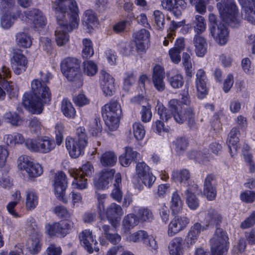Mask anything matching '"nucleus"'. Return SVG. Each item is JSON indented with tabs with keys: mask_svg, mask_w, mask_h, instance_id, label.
Here are the masks:
<instances>
[{
	"mask_svg": "<svg viewBox=\"0 0 255 255\" xmlns=\"http://www.w3.org/2000/svg\"><path fill=\"white\" fill-rule=\"evenodd\" d=\"M41 77L35 79L30 83V93H25L23 96L22 104L30 112L40 113L48 95V75L40 72Z\"/></svg>",
	"mask_w": 255,
	"mask_h": 255,
	"instance_id": "obj_1",
	"label": "nucleus"
},
{
	"mask_svg": "<svg viewBox=\"0 0 255 255\" xmlns=\"http://www.w3.org/2000/svg\"><path fill=\"white\" fill-rule=\"evenodd\" d=\"M168 106L171 114L176 123L182 124L186 121L190 128H195V113L192 107L182 108L180 101L175 99L170 100Z\"/></svg>",
	"mask_w": 255,
	"mask_h": 255,
	"instance_id": "obj_2",
	"label": "nucleus"
},
{
	"mask_svg": "<svg viewBox=\"0 0 255 255\" xmlns=\"http://www.w3.org/2000/svg\"><path fill=\"white\" fill-rule=\"evenodd\" d=\"M156 178L150 171V168L144 162H139L135 167V176L133 179L134 188L138 191L143 188L140 181L145 186L150 188L155 182Z\"/></svg>",
	"mask_w": 255,
	"mask_h": 255,
	"instance_id": "obj_3",
	"label": "nucleus"
},
{
	"mask_svg": "<svg viewBox=\"0 0 255 255\" xmlns=\"http://www.w3.org/2000/svg\"><path fill=\"white\" fill-rule=\"evenodd\" d=\"M121 113V106L117 101H112L103 107L102 116L110 130H115L118 128Z\"/></svg>",
	"mask_w": 255,
	"mask_h": 255,
	"instance_id": "obj_4",
	"label": "nucleus"
},
{
	"mask_svg": "<svg viewBox=\"0 0 255 255\" xmlns=\"http://www.w3.org/2000/svg\"><path fill=\"white\" fill-rule=\"evenodd\" d=\"M60 66L62 73L68 81L81 82L79 60L74 57H67L61 61Z\"/></svg>",
	"mask_w": 255,
	"mask_h": 255,
	"instance_id": "obj_5",
	"label": "nucleus"
},
{
	"mask_svg": "<svg viewBox=\"0 0 255 255\" xmlns=\"http://www.w3.org/2000/svg\"><path fill=\"white\" fill-rule=\"evenodd\" d=\"M53 7L57 11V15L62 17L72 18L74 25H77L78 8L75 0H56Z\"/></svg>",
	"mask_w": 255,
	"mask_h": 255,
	"instance_id": "obj_6",
	"label": "nucleus"
},
{
	"mask_svg": "<svg viewBox=\"0 0 255 255\" xmlns=\"http://www.w3.org/2000/svg\"><path fill=\"white\" fill-rule=\"evenodd\" d=\"M57 19L59 26L55 31L56 41L58 46H61L65 45L69 40L67 32L72 31L74 28H77L79 23V18H77V25H74V21L70 18L71 23L68 25L66 18L62 17L60 15L57 16Z\"/></svg>",
	"mask_w": 255,
	"mask_h": 255,
	"instance_id": "obj_7",
	"label": "nucleus"
},
{
	"mask_svg": "<svg viewBox=\"0 0 255 255\" xmlns=\"http://www.w3.org/2000/svg\"><path fill=\"white\" fill-rule=\"evenodd\" d=\"M228 237L223 230L217 228L211 240V255H224L228 250Z\"/></svg>",
	"mask_w": 255,
	"mask_h": 255,
	"instance_id": "obj_8",
	"label": "nucleus"
},
{
	"mask_svg": "<svg viewBox=\"0 0 255 255\" xmlns=\"http://www.w3.org/2000/svg\"><path fill=\"white\" fill-rule=\"evenodd\" d=\"M18 167L27 173L28 178L33 179L40 176L43 173L41 166L34 163L33 159L29 156L23 155L20 156L18 159Z\"/></svg>",
	"mask_w": 255,
	"mask_h": 255,
	"instance_id": "obj_9",
	"label": "nucleus"
},
{
	"mask_svg": "<svg viewBox=\"0 0 255 255\" xmlns=\"http://www.w3.org/2000/svg\"><path fill=\"white\" fill-rule=\"evenodd\" d=\"M54 194L57 199L64 204H67L68 199L65 196V192L68 187V182L65 174L59 171L55 175L53 183Z\"/></svg>",
	"mask_w": 255,
	"mask_h": 255,
	"instance_id": "obj_10",
	"label": "nucleus"
},
{
	"mask_svg": "<svg viewBox=\"0 0 255 255\" xmlns=\"http://www.w3.org/2000/svg\"><path fill=\"white\" fill-rule=\"evenodd\" d=\"M37 229L35 220L33 218H30L27 221L26 233L31 237L29 241L30 244L29 248L33 254L37 253L40 248V235L38 233Z\"/></svg>",
	"mask_w": 255,
	"mask_h": 255,
	"instance_id": "obj_11",
	"label": "nucleus"
},
{
	"mask_svg": "<svg viewBox=\"0 0 255 255\" xmlns=\"http://www.w3.org/2000/svg\"><path fill=\"white\" fill-rule=\"evenodd\" d=\"M190 223L189 219L185 216H175L168 225L167 234L172 237L183 231Z\"/></svg>",
	"mask_w": 255,
	"mask_h": 255,
	"instance_id": "obj_12",
	"label": "nucleus"
},
{
	"mask_svg": "<svg viewBox=\"0 0 255 255\" xmlns=\"http://www.w3.org/2000/svg\"><path fill=\"white\" fill-rule=\"evenodd\" d=\"M87 144L88 142L79 141L70 136L67 137L65 140L66 147L70 156L73 158H76L84 154Z\"/></svg>",
	"mask_w": 255,
	"mask_h": 255,
	"instance_id": "obj_13",
	"label": "nucleus"
},
{
	"mask_svg": "<svg viewBox=\"0 0 255 255\" xmlns=\"http://www.w3.org/2000/svg\"><path fill=\"white\" fill-rule=\"evenodd\" d=\"M73 223L70 221L53 223L49 225V236L64 237L73 228Z\"/></svg>",
	"mask_w": 255,
	"mask_h": 255,
	"instance_id": "obj_14",
	"label": "nucleus"
},
{
	"mask_svg": "<svg viewBox=\"0 0 255 255\" xmlns=\"http://www.w3.org/2000/svg\"><path fill=\"white\" fill-rule=\"evenodd\" d=\"M10 76V71L8 68L5 66H3L1 69V73L0 72V100H3L5 97V93L4 90H6L7 92L11 91L9 93L10 98L15 97L17 95L15 90L12 88V85H10L5 78H7Z\"/></svg>",
	"mask_w": 255,
	"mask_h": 255,
	"instance_id": "obj_15",
	"label": "nucleus"
},
{
	"mask_svg": "<svg viewBox=\"0 0 255 255\" xmlns=\"http://www.w3.org/2000/svg\"><path fill=\"white\" fill-rule=\"evenodd\" d=\"M81 245L89 253H92L94 250L98 252L99 249L97 247L98 243L92 232L89 229L83 231L79 235Z\"/></svg>",
	"mask_w": 255,
	"mask_h": 255,
	"instance_id": "obj_16",
	"label": "nucleus"
},
{
	"mask_svg": "<svg viewBox=\"0 0 255 255\" xmlns=\"http://www.w3.org/2000/svg\"><path fill=\"white\" fill-rule=\"evenodd\" d=\"M115 79L109 73L103 70L100 72V83L106 96L113 95L115 91Z\"/></svg>",
	"mask_w": 255,
	"mask_h": 255,
	"instance_id": "obj_17",
	"label": "nucleus"
},
{
	"mask_svg": "<svg viewBox=\"0 0 255 255\" xmlns=\"http://www.w3.org/2000/svg\"><path fill=\"white\" fill-rule=\"evenodd\" d=\"M210 33L216 41L220 45L226 44L229 40V31L225 26L220 23L217 26L210 27Z\"/></svg>",
	"mask_w": 255,
	"mask_h": 255,
	"instance_id": "obj_18",
	"label": "nucleus"
},
{
	"mask_svg": "<svg viewBox=\"0 0 255 255\" xmlns=\"http://www.w3.org/2000/svg\"><path fill=\"white\" fill-rule=\"evenodd\" d=\"M114 169H105L100 173L99 179L94 182L95 187L98 189H105L111 185L115 174Z\"/></svg>",
	"mask_w": 255,
	"mask_h": 255,
	"instance_id": "obj_19",
	"label": "nucleus"
},
{
	"mask_svg": "<svg viewBox=\"0 0 255 255\" xmlns=\"http://www.w3.org/2000/svg\"><path fill=\"white\" fill-rule=\"evenodd\" d=\"M242 8L244 17L255 24V0H238Z\"/></svg>",
	"mask_w": 255,
	"mask_h": 255,
	"instance_id": "obj_20",
	"label": "nucleus"
},
{
	"mask_svg": "<svg viewBox=\"0 0 255 255\" xmlns=\"http://www.w3.org/2000/svg\"><path fill=\"white\" fill-rule=\"evenodd\" d=\"M216 178L213 174H209L204 180L203 193L209 201L215 200L217 195Z\"/></svg>",
	"mask_w": 255,
	"mask_h": 255,
	"instance_id": "obj_21",
	"label": "nucleus"
},
{
	"mask_svg": "<svg viewBox=\"0 0 255 255\" xmlns=\"http://www.w3.org/2000/svg\"><path fill=\"white\" fill-rule=\"evenodd\" d=\"M11 63L14 72L19 75L22 71H25L27 60L23 54L19 52L14 51L11 59Z\"/></svg>",
	"mask_w": 255,
	"mask_h": 255,
	"instance_id": "obj_22",
	"label": "nucleus"
},
{
	"mask_svg": "<svg viewBox=\"0 0 255 255\" xmlns=\"http://www.w3.org/2000/svg\"><path fill=\"white\" fill-rule=\"evenodd\" d=\"M164 78V70L163 68L158 65H155L153 69L152 81L154 87L159 92L163 91L165 89Z\"/></svg>",
	"mask_w": 255,
	"mask_h": 255,
	"instance_id": "obj_23",
	"label": "nucleus"
},
{
	"mask_svg": "<svg viewBox=\"0 0 255 255\" xmlns=\"http://www.w3.org/2000/svg\"><path fill=\"white\" fill-rule=\"evenodd\" d=\"M133 36L136 48L141 51L144 50L149 42L150 36L149 31L143 28L134 33Z\"/></svg>",
	"mask_w": 255,
	"mask_h": 255,
	"instance_id": "obj_24",
	"label": "nucleus"
},
{
	"mask_svg": "<svg viewBox=\"0 0 255 255\" xmlns=\"http://www.w3.org/2000/svg\"><path fill=\"white\" fill-rule=\"evenodd\" d=\"M206 80L205 72L202 69L199 70L196 74V86L197 96L200 99H203L207 94Z\"/></svg>",
	"mask_w": 255,
	"mask_h": 255,
	"instance_id": "obj_25",
	"label": "nucleus"
},
{
	"mask_svg": "<svg viewBox=\"0 0 255 255\" xmlns=\"http://www.w3.org/2000/svg\"><path fill=\"white\" fill-rule=\"evenodd\" d=\"M162 7L172 11L177 16L181 14L180 8L185 7V2L182 0H161Z\"/></svg>",
	"mask_w": 255,
	"mask_h": 255,
	"instance_id": "obj_26",
	"label": "nucleus"
},
{
	"mask_svg": "<svg viewBox=\"0 0 255 255\" xmlns=\"http://www.w3.org/2000/svg\"><path fill=\"white\" fill-rule=\"evenodd\" d=\"M27 18L32 21L34 27L39 28L46 24V18L43 15L42 12L38 9H33L25 12Z\"/></svg>",
	"mask_w": 255,
	"mask_h": 255,
	"instance_id": "obj_27",
	"label": "nucleus"
},
{
	"mask_svg": "<svg viewBox=\"0 0 255 255\" xmlns=\"http://www.w3.org/2000/svg\"><path fill=\"white\" fill-rule=\"evenodd\" d=\"M71 176L74 177L72 183V187L74 189L84 190L88 188L87 179L84 178L77 169H72L69 170Z\"/></svg>",
	"mask_w": 255,
	"mask_h": 255,
	"instance_id": "obj_28",
	"label": "nucleus"
},
{
	"mask_svg": "<svg viewBox=\"0 0 255 255\" xmlns=\"http://www.w3.org/2000/svg\"><path fill=\"white\" fill-rule=\"evenodd\" d=\"M167 80L171 86L175 89L180 88L184 84V79L180 72L173 69L167 72Z\"/></svg>",
	"mask_w": 255,
	"mask_h": 255,
	"instance_id": "obj_29",
	"label": "nucleus"
},
{
	"mask_svg": "<svg viewBox=\"0 0 255 255\" xmlns=\"http://www.w3.org/2000/svg\"><path fill=\"white\" fill-rule=\"evenodd\" d=\"M190 178V173L187 169L175 170L172 172V180L175 182L180 183L184 186H188L190 185L191 182Z\"/></svg>",
	"mask_w": 255,
	"mask_h": 255,
	"instance_id": "obj_30",
	"label": "nucleus"
},
{
	"mask_svg": "<svg viewBox=\"0 0 255 255\" xmlns=\"http://www.w3.org/2000/svg\"><path fill=\"white\" fill-rule=\"evenodd\" d=\"M193 43L196 55L198 57H203L207 52V43L206 39L200 34H195Z\"/></svg>",
	"mask_w": 255,
	"mask_h": 255,
	"instance_id": "obj_31",
	"label": "nucleus"
},
{
	"mask_svg": "<svg viewBox=\"0 0 255 255\" xmlns=\"http://www.w3.org/2000/svg\"><path fill=\"white\" fill-rule=\"evenodd\" d=\"M184 242L182 238H174L169 243L168 251L170 255H183Z\"/></svg>",
	"mask_w": 255,
	"mask_h": 255,
	"instance_id": "obj_32",
	"label": "nucleus"
},
{
	"mask_svg": "<svg viewBox=\"0 0 255 255\" xmlns=\"http://www.w3.org/2000/svg\"><path fill=\"white\" fill-rule=\"evenodd\" d=\"M222 221L221 215L215 209L210 208L207 211L205 223L207 227L218 226Z\"/></svg>",
	"mask_w": 255,
	"mask_h": 255,
	"instance_id": "obj_33",
	"label": "nucleus"
},
{
	"mask_svg": "<svg viewBox=\"0 0 255 255\" xmlns=\"http://www.w3.org/2000/svg\"><path fill=\"white\" fill-rule=\"evenodd\" d=\"M138 155L139 153L131 147L127 146L125 147V152L119 157V161L123 166L128 167Z\"/></svg>",
	"mask_w": 255,
	"mask_h": 255,
	"instance_id": "obj_34",
	"label": "nucleus"
},
{
	"mask_svg": "<svg viewBox=\"0 0 255 255\" xmlns=\"http://www.w3.org/2000/svg\"><path fill=\"white\" fill-rule=\"evenodd\" d=\"M138 219L136 215L130 213L124 217L122 223V231L124 233L129 232L139 223Z\"/></svg>",
	"mask_w": 255,
	"mask_h": 255,
	"instance_id": "obj_35",
	"label": "nucleus"
},
{
	"mask_svg": "<svg viewBox=\"0 0 255 255\" xmlns=\"http://www.w3.org/2000/svg\"><path fill=\"white\" fill-rule=\"evenodd\" d=\"M191 25L193 28L195 34L201 35L204 33L207 28L206 21L205 18L200 14H195L192 18Z\"/></svg>",
	"mask_w": 255,
	"mask_h": 255,
	"instance_id": "obj_36",
	"label": "nucleus"
},
{
	"mask_svg": "<svg viewBox=\"0 0 255 255\" xmlns=\"http://www.w3.org/2000/svg\"><path fill=\"white\" fill-rule=\"evenodd\" d=\"M100 230H102L105 238L113 245L119 244L121 241V236L118 233H113V229L110 226L108 225H102L100 227L99 225Z\"/></svg>",
	"mask_w": 255,
	"mask_h": 255,
	"instance_id": "obj_37",
	"label": "nucleus"
},
{
	"mask_svg": "<svg viewBox=\"0 0 255 255\" xmlns=\"http://www.w3.org/2000/svg\"><path fill=\"white\" fill-rule=\"evenodd\" d=\"M38 203V197L33 190H27L25 192V208L28 211L34 210Z\"/></svg>",
	"mask_w": 255,
	"mask_h": 255,
	"instance_id": "obj_38",
	"label": "nucleus"
},
{
	"mask_svg": "<svg viewBox=\"0 0 255 255\" xmlns=\"http://www.w3.org/2000/svg\"><path fill=\"white\" fill-rule=\"evenodd\" d=\"M183 202L178 193L176 190L171 196L170 208L172 214H178L181 213L183 210Z\"/></svg>",
	"mask_w": 255,
	"mask_h": 255,
	"instance_id": "obj_39",
	"label": "nucleus"
},
{
	"mask_svg": "<svg viewBox=\"0 0 255 255\" xmlns=\"http://www.w3.org/2000/svg\"><path fill=\"white\" fill-rule=\"evenodd\" d=\"M239 134V129L237 128H234L232 129L229 135L227 143L232 156H233L232 153L237 150V143L239 142V140L238 137Z\"/></svg>",
	"mask_w": 255,
	"mask_h": 255,
	"instance_id": "obj_40",
	"label": "nucleus"
},
{
	"mask_svg": "<svg viewBox=\"0 0 255 255\" xmlns=\"http://www.w3.org/2000/svg\"><path fill=\"white\" fill-rule=\"evenodd\" d=\"M121 175L118 173L116 174L115 180L114 184V188L111 193L112 198L117 202L120 203L123 198V193L120 189L121 185Z\"/></svg>",
	"mask_w": 255,
	"mask_h": 255,
	"instance_id": "obj_41",
	"label": "nucleus"
},
{
	"mask_svg": "<svg viewBox=\"0 0 255 255\" xmlns=\"http://www.w3.org/2000/svg\"><path fill=\"white\" fill-rule=\"evenodd\" d=\"M15 37V42L20 47L27 48L32 45L31 37L26 32H18L16 33Z\"/></svg>",
	"mask_w": 255,
	"mask_h": 255,
	"instance_id": "obj_42",
	"label": "nucleus"
},
{
	"mask_svg": "<svg viewBox=\"0 0 255 255\" xmlns=\"http://www.w3.org/2000/svg\"><path fill=\"white\" fill-rule=\"evenodd\" d=\"M136 213L139 222L142 223L150 222L154 218L152 212L148 208L140 207L136 212Z\"/></svg>",
	"mask_w": 255,
	"mask_h": 255,
	"instance_id": "obj_43",
	"label": "nucleus"
},
{
	"mask_svg": "<svg viewBox=\"0 0 255 255\" xmlns=\"http://www.w3.org/2000/svg\"><path fill=\"white\" fill-rule=\"evenodd\" d=\"M117 161V156L114 152L108 151L102 154L100 161L103 166H113Z\"/></svg>",
	"mask_w": 255,
	"mask_h": 255,
	"instance_id": "obj_44",
	"label": "nucleus"
},
{
	"mask_svg": "<svg viewBox=\"0 0 255 255\" xmlns=\"http://www.w3.org/2000/svg\"><path fill=\"white\" fill-rule=\"evenodd\" d=\"M186 195V203L191 210L196 209L199 206V200L192 193L190 188H187L185 193Z\"/></svg>",
	"mask_w": 255,
	"mask_h": 255,
	"instance_id": "obj_45",
	"label": "nucleus"
},
{
	"mask_svg": "<svg viewBox=\"0 0 255 255\" xmlns=\"http://www.w3.org/2000/svg\"><path fill=\"white\" fill-rule=\"evenodd\" d=\"M61 110L63 115L68 118H74L76 110L72 103L67 99H63L61 103Z\"/></svg>",
	"mask_w": 255,
	"mask_h": 255,
	"instance_id": "obj_46",
	"label": "nucleus"
},
{
	"mask_svg": "<svg viewBox=\"0 0 255 255\" xmlns=\"http://www.w3.org/2000/svg\"><path fill=\"white\" fill-rule=\"evenodd\" d=\"M123 214L124 211L121 206L115 203H111L106 210L107 218H115L117 216H121Z\"/></svg>",
	"mask_w": 255,
	"mask_h": 255,
	"instance_id": "obj_47",
	"label": "nucleus"
},
{
	"mask_svg": "<svg viewBox=\"0 0 255 255\" xmlns=\"http://www.w3.org/2000/svg\"><path fill=\"white\" fill-rule=\"evenodd\" d=\"M84 73L89 76L95 75L98 71V67L96 63L91 60H87L83 62Z\"/></svg>",
	"mask_w": 255,
	"mask_h": 255,
	"instance_id": "obj_48",
	"label": "nucleus"
},
{
	"mask_svg": "<svg viewBox=\"0 0 255 255\" xmlns=\"http://www.w3.org/2000/svg\"><path fill=\"white\" fill-rule=\"evenodd\" d=\"M135 77L133 72H127L124 74L123 88L125 91H128L131 86L135 83Z\"/></svg>",
	"mask_w": 255,
	"mask_h": 255,
	"instance_id": "obj_49",
	"label": "nucleus"
},
{
	"mask_svg": "<svg viewBox=\"0 0 255 255\" xmlns=\"http://www.w3.org/2000/svg\"><path fill=\"white\" fill-rule=\"evenodd\" d=\"M147 233L143 230H139L127 237V240L130 242L137 243L142 241L143 242L145 238L147 237Z\"/></svg>",
	"mask_w": 255,
	"mask_h": 255,
	"instance_id": "obj_50",
	"label": "nucleus"
},
{
	"mask_svg": "<svg viewBox=\"0 0 255 255\" xmlns=\"http://www.w3.org/2000/svg\"><path fill=\"white\" fill-rule=\"evenodd\" d=\"M82 43L83 45L82 50L83 56L86 58L91 57L94 54L92 41L89 38H84L83 39Z\"/></svg>",
	"mask_w": 255,
	"mask_h": 255,
	"instance_id": "obj_51",
	"label": "nucleus"
},
{
	"mask_svg": "<svg viewBox=\"0 0 255 255\" xmlns=\"http://www.w3.org/2000/svg\"><path fill=\"white\" fill-rule=\"evenodd\" d=\"M4 119L7 122L9 123L13 126H19L22 123V120L18 115L15 112H9L6 113L4 115Z\"/></svg>",
	"mask_w": 255,
	"mask_h": 255,
	"instance_id": "obj_52",
	"label": "nucleus"
},
{
	"mask_svg": "<svg viewBox=\"0 0 255 255\" xmlns=\"http://www.w3.org/2000/svg\"><path fill=\"white\" fill-rule=\"evenodd\" d=\"M134 136L137 140H142L145 136V130L143 126L139 123H135L132 125Z\"/></svg>",
	"mask_w": 255,
	"mask_h": 255,
	"instance_id": "obj_53",
	"label": "nucleus"
},
{
	"mask_svg": "<svg viewBox=\"0 0 255 255\" xmlns=\"http://www.w3.org/2000/svg\"><path fill=\"white\" fill-rule=\"evenodd\" d=\"M182 63L186 70V75L191 77L192 73V66L191 57L188 53L186 52L183 53Z\"/></svg>",
	"mask_w": 255,
	"mask_h": 255,
	"instance_id": "obj_54",
	"label": "nucleus"
},
{
	"mask_svg": "<svg viewBox=\"0 0 255 255\" xmlns=\"http://www.w3.org/2000/svg\"><path fill=\"white\" fill-rule=\"evenodd\" d=\"M14 17L9 14H4L0 17V26L4 29H9L14 24Z\"/></svg>",
	"mask_w": 255,
	"mask_h": 255,
	"instance_id": "obj_55",
	"label": "nucleus"
},
{
	"mask_svg": "<svg viewBox=\"0 0 255 255\" xmlns=\"http://www.w3.org/2000/svg\"><path fill=\"white\" fill-rule=\"evenodd\" d=\"M240 198L242 202L250 204L255 201V191L246 190L242 192L240 195Z\"/></svg>",
	"mask_w": 255,
	"mask_h": 255,
	"instance_id": "obj_56",
	"label": "nucleus"
},
{
	"mask_svg": "<svg viewBox=\"0 0 255 255\" xmlns=\"http://www.w3.org/2000/svg\"><path fill=\"white\" fill-rule=\"evenodd\" d=\"M120 52L124 56H129L133 50V44L129 42H121L119 44Z\"/></svg>",
	"mask_w": 255,
	"mask_h": 255,
	"instance_id": "obj_57",
	"label": "nucleus"
},
{
	"mask_svg": "<svg viewBox=\"0 0 255 255\" xmlns=\"http://www.w3.org/2000/svg\"><path fill=\"white\" fill-rule=\"evenodd\" d=\"M143 244L146 247L147 249L153 253H156L157 251L158 246L154 238L147 235L145 238Z\"/></svg>",
	"mask_w": 255,
	"mask_h": 255,
	"instance_id": "obj_58",
	"label": "nucleus"
},
{
	"mask_svg": "<svg viewBox=\"0 0 255 255\" xmlns=\"http://www.w3.org/2000/svg\"><path fill=\"white\" fill-rule=\"evenodd\" d=\"M154 19L157 28L158 29H162L164 27L165 19L163 13L158 10H156L153 12Z\"/></svg>",
	"mask_w": 255,
	"mask_h": 255,
	"instance_id": "obj_59",
	"label": "nucleus"
},
{
	"mask_svg": "<svg viewBox=\"0 0 255 255\" xmlns=\"http://www.w3.org/2000/svg\"><path fill=\"white\" fill-rule=\"evenodd\" d=\"M90 131L94 136H98L101 132L102 128L100 123V120L95 118L91 123Z\"/></svg>",
	"mask_w": 255,
	"mask_h": 255,
	"instance_id": "obj_60",
	"label": "nucleus"
},
{
	"mask_svg": "<svg viewBox=\"0 0 255 255\" xmlns=\"http://www.w3.org/2000/svg\"><path fill=\"white\" fill-rule=\"evenodd\" d=\"M97 20V17L93 10L88 9L85 11L83 15V21L87 23V25L93 24Z\"/></svg>",
	"mask_w": 255,
	"mask_h": 255,
	"instance_id": "obj_61",
	"label": "nucleus"
},
{
	"mask_svg": "<svg viewBox=\"0 0 255 255\" xmlns=\"http://www.w3.org/2000/svg\"><path fill=\"white\" fill-rule=\"evenodd\" d=\"M208 3L205 0H197L193 5L195 11L200 15H204L207 12Z\"/></svg>",
	"mask_w": 255,
	"mask_h": 255,
	"instance_id": "obj_62",
	"label": "nucleus"
},
{
	"mask_svg": "<svg viewBox=\"0 0 255 255\" xmlns=\"http://www.w3.org/2000/svg\"><path fill=\"white\" fill-rule=\"evenodd\" d=\"M156 110L160 120L167 122L171 118L170 115L167 113L166 108L162 104L158 103L156 107Z\"/></svg>",
	"mask_w": 255,
	"mask_h": 255,
	"instance_id": "obj_63",
	"label": "nucleus"
},
{
	"mask_svg": "<svg viewBox=\"0 0 255 255\" xmlns=\"http://www.w3.org/2000/svg\"><path fill=\"white\" fill-rule=\"evenodd\" d=\"M53 212L59 218H68L70 217V213L67 208L63 206L58 205L55 207Z\"/></svg>",
	"mask_w": 255,
	"mask_h": 255,
	"instance_id": "obj_64",
	"label": "nucleus"
}]
</instances>
